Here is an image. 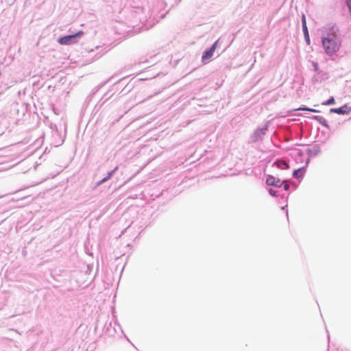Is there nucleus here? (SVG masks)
Segmentation results:
<instances>
[{"label": "nucleus", "instance_id": "obj_1", "mask_svg": "<svg viewBox=\"0 0 351 351\" xmlns=\"http://www.w3.org/2000/svg\"><path fill=\"white\" fill-rule=\"evenodd\" d=\"M322 44L326 53L331 56L336 53L341 45L339 27L335 23L327 25L325 34L322 37Z\"/></svg>", "mask_w": 351, "mask_h": 351}, {"label": "nucleus", "instance_id": "obj_2", "mask_svg": "<svg viewBox=\"0 0 351 351\" xmlns=\"http://www.w3.org/2000/svg\"><path fill=\"white\" fill-rule=\"evenodd\" d=\"M84 35V32L80 30L75 33L60 36L58 43L62 45H70L78 42L79 39Z\"/></svg>", "mask_w": 351, "mask_h": 351}, {"label": "nucleus", "instance_id": "obj_3", "mask_svg": "<svg viewBox=\"0 0 351 351\" xmlns=\"http://www.w3.org/2000/svg\"><path fill=\"white\" fill-rule=\"evenodd\" d=\"M219 43V39H217L215 42H214V43H213V45L210 47L206 49L204 51L202 56V62L204 64L207 63L209 61V60L213 57L215 51L218 47Z\"/></svg>", "mask_w": 351, "mask_h": 351}, {"label": "nucleus", "instance_id": "obj_4", "mask_svg": "<svg viewBox=\"0 0 351 351\" xmlns=\"http://www.w3.org/2000/svg\"><path fill=\"white\" fill-rule=\"evenodd\" d=\"M268 125L269 121L266 123V124L263 128H257L255 130L250 137L252 143H256L263 140V136L265 135L267 131L268 130Z\"/></svg>", "mask_w": 351, "mask_h": 351}, {"label": "nucleus", "instance_id": "obj_5", "mask_svg": "<svg viewBox=\"0 0 351 351\" xmlns=\"http://www.w3.org/2000/svg\"><path fill=\"white\" fill-rule=\"evenodd\" d=\"M288 182L287 180H281L280 179L274 177L272 175H267L265 183L268 186H274L276 188L282 187L283 183Z\"/></svg>", "mask_w": 351, "mask_h": 351}, {"label": "nucleus", "instance_id": "obj_6", "mask_svg": "<svg viewBox=\"0 0 351 351\" xmlns=\"http://www.w3.org/2000/svg\"><path fill=\"white\" fill-rule=\"evenodd\" d=\"M309 162H310V158H307L306 160L305 166L302 167L298 169H294L293 171V173H292V176L297 180L302 179L304 176V173L306 170V167L308 166Z\"/></svg>", "mask_w": 351, "mask_h": 351}, {"label": "nucleus", "instance_id": "obj_7", "mask_svg": "<svg viewBox=\"0 0 351 351\" xmlns=\"http://www.w3.org/2000/svg\"><path fill=\"white\" fill-rule=\"evenodd\" d=\"M351 112V107L348 106V104H344L339 108H330L329 110L330 113H335L338 114H348Z\"/></svg>", "mask_w": 351, "mask_h": 351}, {"label": "nucleus", "instance_id": "obj_8", "mask_svg": "<svg viewBox=\"0 0 351 351\" xmlns=\"http://www.w3.org/2000/svg\"><path fill=\"white\" fill-rule=\"evenodd\" d=\"M288 149L292 151L290 155L292 158H294L296 161L300 160V162L303 161L302 158L304 156V153L302 149L294 147L289 148Z\"/></svg>", "mask_w": 351, "mask_h": 351}, {"label": "nucleus", "instance_id": "obj_9", "mask_svg": "<svg viewBox=\"0 0 351 351\" xmlns=\"http://www.w3.org/2000/svg\"><path fill=\"white\" fill-rule=\"evenodd\" d=\"M137 80L132 82V80L125 81V86H124L122 90L119 92V94H122L123 95L128 94L130 93L134 88L136 83Z\"/></svg>", "mask_w": 351, "mask_h": 351}, {"label": "nucleus", "instance_id": "obj_10", "mask_svg": "<svg viewBox=\"0 0 351 351\" xmlns=\"http://www.w3.org/2000/svg\"><path fill=\"white\" fill-rule=\"evenodd\" d=\"M308 118L311 120L317 121L319 124H321L322 126H324L328 130H331V128L328 125V121L323 117L318 116V115H312V116L308 117Z\"/></svg>", "mask_w": 351, "mask_h": 351}, {"label": "nucleus", "instance_id": "obj_11", "mask_svg": "<svg viewBox=\"0 0 351 351\" xmlns=\"http://www.w3.org/2000/svg\"><path fill=\"white\" fill-rule=\"evenodd\" d=\"M115 90L112 89V86L101 97L98 104L101 108L108 100H109L114 94Z\"/></svg>", "mask_w": 351, "mask_h": 351}, {"label": "nucleus", "instance_id": "obj_12", "mask_svg": "<svg viewBox=\"0 0 351 351\" xmlns=\"http://www.w3.org/2000/svg\"><path fill=\"white\" fill-rule=\"evenodd\" d=\"M104 332L108 336H114L117 332V330L114 326H112V322H106L104 327Z\"/></svg>", "mask_w": 351, "mask_h": 351}, {"label": "nucleus", "instance_id": "obj_13", "mask_svg": "<svg viewBox=\"0 0 351 351\" xmlns=\"http://www.w3.org/2000/svg\"><path fill=\"white\" fill-rule=\"evenodd\" d=\"M128 79H129V76H126L125 77L121 78V80H119V81H117L112 85V89H114L115 91L119 90L121 91L122 90V88L124 86H125V85H126L125 81H128Z\"/></svg>", "mask_w": 351, "mask_h": 351}, {"label": "nucleus", "instance_id": "obj_14", "mask_svg": "<svg viewBox=\"0 0 351 351\" xmlns=\"http://www.w3.org/2000/svg\"><path fill=\"white\" fill-rule=\"evenodd\" d=\"M321 152L320 146L319 145H314L312 148H309L306 149V154L308 155V157L316 156Z\"/></svg>", "mask_w": 351, "mask_h": 351}, {"label": "nucleus", "instance_id": "obj_15", "mask_svg": "<svg viewBox=\"0 0 351 351\" xmlns=\"http://www.w3.org/2000/svg\"><path fill=\"white\" fill-rule=\"evenodd\" d=\"M273 166H276L280 169H289V164L285 160L277 159L273 164Z\"/></svg>", "mask_w": 351, "mask_h": 351}, {"label": "nucleus", "instance_id": "obj_16", "mask_svg": "<svg viewBox=\"0 0 351 351\" xmlns=\"http://www.w3.org/2000/svg\"><path fill=\"white\" fill-rule=\"evenodd\" d=\"M301 21H302V32H306V31H308V27H307V25H306V16H305L304 14H302Z\"/></svg>", "mask_w": 351, "mask_h": 351}, {"label": "nucleus", "instance_id": "obj_17", "mask_svg": "<svg viewBox=\"0 0 351 351\" xmlns=\"http://www.w3.org/2000/svg\"><path fill=\"white\" fill-rule=\"evenodd\" d=\"M298 110H305V111H308V112H314V113H318V112H320L319 110H317V109H315V108H308V107H306L305 106H303L302 107H300L298 109Z\"/></svg>", "mask_w": 351, "mask_h": 351}, {"label": "nucleus", "instance_id": "obj_18", "mask_svg": "<svg viewBox=\"0 0 351 351\" xmlns=\"http://www.w3.org/2000/svg\"><path fill=\"white\" fill-rule=\"evenodd\" d=\"M335 104V99L332 96L330 97L327 100L322 102V105H324V106H330V105H333Z\"/></svg>", "mask_w": 351, "mask_h": 351}, {"label": "nucleus", "instance_id": "obj_19", "mask_svg": "<svg viewBox=\"0 0 351 351\" xmlns=\"http://www.w3.org/2000/svg\"><path fill=\"white\" fill-rule=\"evenodd\" d=\"M117 169H118V167H116L112 170H111L110 171L108 172L107 176L106 177H104V178L107 180H110L113 176L114 173L117 171Z\"/></svg>", "mask_w": 351, "mask_h": 351}, {"label": "nucleus", "instance_id": "obj_20", "mask_svg": "<svg viewBox=\"0 0 351 351\" xmlns=\"http://www.w3.org/2000/svg\"><path fill=\"white\" fill-rule=\"evenodd\" d=\"M269 194L272 197H278L279 196V193L278 191L274 190L273 189H268Z\"/></svg>", "mask_w": 351, "mask_h": 351}, {"label": "nucleus", "instance_id": "obj_21", "mask_svg": "<svg viewBox=\"0 0 351 351\" xmlns=\"http://www.w3.org/2000/svg\"><path fill=\"white\" fill-rule=\"evenodd\" d=\"M313 70L319 73L321 72V71L319 70V65H318V63L317 62H313Z\"/></svg>", "mask_w": 351, "mask_h": 351}, {"label": "nucleus", "instance_id": "obj_22", "mask_svg": "<svg viewBox=\"0 0 351 351\" xmlns=\"http://www.w3.org/2000/svg\"><path fill=\"white\" fill-rule=\"evenodd\" d=\"M311 82L313 84L319 82H321L319 78L317 77V75H314L312 79H311Z\"/></svg>", "mask_w": 351, "mask_h": 351}, {"label": "nucleus", "instance_id": "obj_23", "mask_svg": "<svg viewBox=\"0 0 351 351\" xmlns=\"http://www.w3.org/2000/svg\"><path fill=\"white\" fill-rule=\"evenodd\" d=\"M282 186H283V189L286 191H288L290 189V185L287 183V182L283 183Z\"/></svg>", "mask_w": 351, "mask_h": 351}, {"label": "nucleus", "instance_id": "obj_24", "mask_svg": "<svg viewBox=\"0 0 351 351\" xmlns=\"http://www.w3.org/2000/svg\"><path fill=\"white\" fill-rule=\"evenodd\" d=\"M106 181H108V180L105 178H104L103 179L99 180L98 182H97V186H100L101 184L106 182Z\"/></svg>", "mask_w": 351, "mask_h": 351}, {"label": "nucleus", "instance_id": "obj_25", "mask_svg": "<svg viewBox=\"0 0 351 351\" xmlns=\"http://www.w3.org/2000/svg\"><path fill=\"white\" fill-rule=\"evenodd\" d=\"M304 40H305V43L307 45H311V39H310V36H308L307 38H304Z\"/></svg>", "mask_w": 351, "mask_h": 351}, {"label": "nucleus", "instance_id": "obj_26", "mask_svg": "<svg viewBox=\"0 0 351 351\" xmlns=\"http://www.w3.org/2000/svg\"><path fill=\"white\" fill-rule=\"evenodd\" d=\"M92 95H89L86 99V102H89L92 99Z\"/></svg>", "mask_w": 351, "mask_h": 351}, {"label": "nucleus", "instance_id": "obj_27", "mask_svg": "<svg viewBox=\"0 0 351 351\" xmlns=\"http://www.w3.org/2000/svg\"><path fill=\"white\" fill-rule=\"evenodd\" d=\"M99 86H98V87H95V88H94V90H93V93H92L91 95H93L95 94V93H96L97 91H98V90H99Z\"/></svg>", "mask_w": 351, "mask_h": 351}, {"label": "nucleus", "instance_id": "obj_28", "mask_svg": "<svg viewBox=\"0 0 351 351\" xmlns=\"http://www.w3.org/2000/svg\"><path fill=\"white\" fill-rule=\"evenodd\" d=\"M303 34H304V38H307L308 36H309L308 31H306V32H303Z\"/></svg>", "mask_w": 351, "mask_h": 351}, {"label": "nucleus", "instance_id": "obj_29", "mask_svg": "<svg viewBox=\"0 0 351 351\" xmlns=\"http://www.w3.org/2000/svg\"><path fill=\"white\" fill-rule=\"evenodd\" d=\"M281 198L285 199L287 201V196H286L285 195L283 194V195H281Z\"/></svg>", "mask_w": 351, "mask_h": 351}, {"label": "nucleus", "instance_id": "obj_30", "mask_svg": "<svg viewBox=\"0 0 351 351\" xmlns=\"http://www.w3.org/2000/svg\"><path fill=\"white\" fill-rule=\"evenodd\" d=\"M115 325H117V326H118L119 328H121L120 325H119V324H117L116 322H114V326H115Z\"/></svg>", "mask_w": 351, "mask_h": 351}, {"label": "nucleus", "instance_id": "obj_31", "mask_svg": "<svg viewBox=\"0 0 351 351\" xmlns=\"http://www.w3.org/2000/svg\"><path fill=\"white\" fill-rule=\"evenodd\" d=\"M286 207H287V204H286L285 206H282V210H285V208H286Z\"/></svg>", "mask_w": 351, "mask_h": 351}, {"label": "nucleus", "instance_id": "obj_32", "mask_svg": "<svg viewBox=\"0 0 351 351\" xmlns=\"http://www.w3.org/2000/svg\"><path fill=\"white\" fill-rule=\"evenodd\" d=\"M286 215L288 217V210H287V209L286 210Z\"/></svg>", "mask_w": 351, "mask_h": 351}]
</instances>
